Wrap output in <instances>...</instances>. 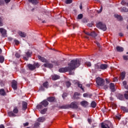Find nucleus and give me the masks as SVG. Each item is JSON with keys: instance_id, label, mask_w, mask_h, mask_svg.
Masks as SVG:
<instances>
[{"instance_id": "nucleus-1", "label": "nucleus", "mask_w": 128, "mask_h": 128, "mask_svg": "<svg viewBox=\"0 0 128 128\" xmlns=\"http://www.w3.org/2000/svg\"><path fill=\"white\" fill-rule=\"evenodd\" d=\"M68 65V66L59 68L58 72H69L70 74H73L74 72L72 70H75L76 68H78L80 66V60L78 59L72 60Z\"/></svg>"}, {"instance_id": "nucleus-2", "label": "nucleus", "mask_w": 128, "mask_h": 128, "mask_svg": "<svg viewBox=\"0 0 128 128\" xmlns=\"http://www.w3.org/2000/svg\"><path fill=\"white\" fill-rule=\"evenodd\" d=\"M48 106V102L46 100H44L41 102H40V104L37 105L36 108L38 110H42V108H46Z\"/></svg>"}, {"instance_id": "nucleus-3", "label": "nucleus", "mask_w": 128, "mask_h": 128, "mask_svg": "<svg viewBox=\"0 0 128 128\" xmlns=\"http://www.w3.org/2000/svg\"><path fill=\"white\" fill-rule=\"evenodd\" d=\"M32 52L30 50H28L25 52V54L23 55L24 60H28V58L32 56Z\"/></svg>"}, {"instance_id": "nucleus-4", "label": "nucleus", "mask_w": 128, "mask_h": 128, "mask_svg": "<svg viewBox=\"0 0 128 128\" xmlns=\"http://www.w3.org/2000/svg\"><path fill=\"white\" fill-rule=\"evenodd\" d=\"M96 82L98 86H104V80L101 78H97Z\"/></svg>"}, {"instance_id": "nucleus-5", "label": "nucleus", "mask_w": 128, "mask_h": 128, "mask_svg": "<svg viewBox=\"0 0 128 128\" xmlns=\"http://www.w3.org/2000/svg\"><path fill=\"white\" fill-rule=\"evenodd\" d=\"M96 28L102 30H106V24H102V22H100L96 24Z\"/></svg>"}, {"instance_id": "nucleus-6", "label": "nucleus", "mask_w": 128, "mask_h": 128, "mask_svg": "<svg viewBox=\"0 0 128 128\" xmlns=\"http://www.w3.org/2000/svg\"><path fill=\"white\" fill-rule=\"evenodd\" d=\"M78 104L76 102H73L69 104V108H73L74 110H78Z\"/></svg>"}, {"instance_id": "nucleus-7", "label": "nucleus", "mask_w": 128, "mask_h": 128, "mask_svg": "<svg viewBox=\"0 0 128 128\" xmlns=\"http://www.w3.org/2000/svg\"><path fill=\"white\" fill-rule=\"evenodd\" d=\"M12 88H13V90H18V82L16 80H12Z\"/></svg>"}, {"instance_id": "nucleus-8", "label": "nucleus", "mask_w": 128, "mask_h": 128, "mask_svg": "<svg viewBox=\"0 0 128 128\" xmlns=\"http://www.w3.org/2000/svg\"><path fill=\"white\" fill-rule=\"evenodd\" d=\"M101 128H114V126H112V124H110V125L102 123L101 124Z\"/></svg>"}, {"instance_id": "nucleus-9", "label": "nucleus", "mask_w": 128, "mask_h": 128, "mask_svg": "<svg viewBox=\"0 0 128 128\" xmlns=\"http://www.w3.org/2000/svg\"><path fill=\"white\" fill-rule=\"evenodd\" d=\"M0 32L2 34V36L4 38L6 36V30L4 28H0Z\"/></svg>"}, {"instance_id": "nucleus-10", "label": "nucleus", "mask_w": 128, "mask_h": 128, "mask_svg": "<svg viewBox=\"0 0 128 128\" xmlns=\"http://www.w3.org/2000/svg\"><path fill=\"white\" fill-rule=\"evenodd\" d=\"M80 104H81L83 108H86L88 106V102L86 100H83L80 102Z\"/></svg>"}, {"instance_id": "nucleus-11", "label": "nucleus", "mask_w": 128, "mask_h": 128, "mask_svg": "<svg viewBox=\"0 0 128 128\" xmlns=\"http://www.w3.org/2000/svg\"><path fill=\"white\" fill-rule=\"evenodd\" d=\"M80 94L78 93V92H75L74 96H73V98L74 100H80Z\"/></svg>"}, {"instance_id": "nucleus-12", "label": "nucleus", "mask_w": 128, "mask_h": 128, "mask_svg": "<svg viewBox=\"0 0 128 128\" xmlns=\"http://www.w3.org/2000/svg\"><path fill=\"white\" fill-rule=\"evenodd\" d=\"M44 68H54V65L50 63H46L44 64Z\"/></svg>"}, {"instance_id": "nucleus-13", "label": "nucleus", "mask_w": 128, "mask_h": 128, "mask_svg": "<svg viewBox=\"0 0 128 128\" xmlns=\"http://www.w3.org/2000/svg\"><path fill=\"white\" fill-rule=\"evenodd\" d=\"M95 70H97L98 72H101L102 70H100V63H98L97 64H96L94 65Z\"/></svg>"}, {"instance_id": "nucleus-14", "label": "nucleus", "mask_w": 128, "mask_h": 128, "mask_svg": "<svg viewBox=\"0 0 128 128\" xmlns=\"http://www.w3.org/2000/svg\"><path fill=\"white\" fill-rule=\"evenodd\" d=\"M48 102H54V100H56V97L54 96H50L47 98Z\"/></svg>"}, {"instance_id": "nucleus-15", "label": "nucleus", "mask_w": 128, "mask_h": 128, "mask_svg": "<svg viewBox=\"0 0 128 128\" xmlns=\"http://www.w3.org/2000/svg\"><path fill=\"white\" fill-rule=\"evenodd\" d=\"M22 108L23 110H26L28 108V103L25 102H22Z\"/></svg>"}, {"instance_id": "nucleus-16", "label": "nucleus", "mask_w": 128, "mask_h": 128, "mask_svg": "<svg viewBox=\"0 0 128 128\" xmlns=\"http://www.w3.org/2000/svg\"><path fill=\"white\" fill-rule=\"evenodd\" d=\"M108 68V64H100V70H106Z\"/></svg>"}, {"instance_id": "nucleus-17", "label": "nucleus", "mask_w": 128, "mask_h": 128, "mask_svg": "<svg viewBox=\"0 0 128 128\" xmlns=\"http://www.w3.org/2000/svg\"><path fill=\"white\" fill-rule=\"evenodd\" d=\"M28 66L30 70H36V66L34 64H28Z\"/></svg>"}, {"instance_id": "nucleus-18", "label": "nucleus", "mask_w": 128, "mask_h": 128, "mask_svg": "<svg viewBox=\"0 0 128 128\" xmlns=\"http://www.w3.org/2000/svg\"><path fill=\"white\" fill-rule=\"evenodd\" d=\"M0 96H6V90H4V89H0Z\"/></svg>"}, {"instance_id": "nucleus-19", "label": "nucleus", "mask_w": 128, "mask_h": 128, "mask_svg": "<svg viewBox=\"0 0 128 128\" xmlns=\"http://www.w3.org/2000/svg\"><path fill=\"white\" fill-rule=\"evenodd\" d=\"M60 108L61 110H68L70 108V104L62 105L60 106Z\"/></svg>"}, {"instance_id": "nucleus-20", "label": "nucleus", "mask_w": 128, "mask_h": 128, "mask_svg": "<svg viewBox=\"0 0 128 128\" xmlns=\"http://www.w3.org/2000/svg\"><path fill=\"white\" fill-rule=\"evenodd\" d=\"M110 88L112 92H116V88H114V83L110 84Z\"/></svg>"}, {"instance_id": "nucleus-21", "label": "nucleus", "mask_w": 128, "mask_h": 128, "mask_svg": "<svg viewBox=\"0 0 128 128\" xmlns=\"http://www.w3.org/2000/svg\"><path fill=\"white\" fill-rule=\"evenodd\" d=\"M28 2L34 5H36L38 4V0H28Z\"/></svg>"}, {"instance_id": "nucleus-22", "label": "nucleus", "mask_w": 128, "mask_h": 128, "mask_svg": "<svg viewBox=\"0 0 128 128\" xmlns=\"http://www.w3.org/2000/svg\"><path fill=\"white\" fill-rule=\"evenodd\" d=\"M18 34H19L20 36H21V38H26V34L20 31L18 32Z\"/></svg>"}, {"instance_id": "nucleus-23", "label": "nucleus", "mask_w": 128, "mask_h": 128, "mask_svg": "<svg viewBox=\"0 0 128 128\" xmlns=\"http://www.w3.org/2000/svg\"><path fill=\"white\" fill-rule=\"evenodd\" d=\"M90 36H92L94 40H96V36H98V34L94 32H90Z\"/></svg>"}, {"instance_id": "nucleus-24", "label": "nucleus", "mask_w": 128, "mask_h": 128, "mask_svg": "<svg viewBox=\"0 0 128 128\" xmlns=\"http://www.w3.org/2000/svg\"><path fill=\"white\" fill-rule=\"evenodd\" d=\"M116 96L120 100H124V95L122 94H116Z\"/></svg>"}, {"instance_id": "nucleus-25", "label": "nucleus", "mask_w": 128, "mask_h": 128, "mask_svg": "<svg viewBox=\"0 0 128 128\" xmlns=\"http://www.w3.org/2000/svg\"><path fill=\"white\" fill-rule=\"evenodd\" d=\"M116 50L118 52H124V48L120 47V46H118L116 48Z\"/></svg>"}, {"instance_id": "nucleus-26", "label": "nucleus", "mask_w": 128, "mask_h": 128, "mask_svg": "<svg viewBox=\"0 0 128 128\" xmlns=\"http://www.w3.org/2000/svg\"><path fill=\"white\" fill-rule=\"evenodd\" d=\"M84 98H92V94H90L88 93H84L83 94Z\"/></svg>"}, {"instance_id": "nucleus-27", "label": "nucleus", "mask_w": 128, "mask_h": 128, "mask_svg": "<svg viewBox=\"0 0 128 128\" xmlns=\"http://www.w3.org/2000/svg\"><path fill=\"white\" fill-rule=\"evenodd\" d=\"M121 12H128V8L126 7H122L120 9Z\"/></svg>"}, {"instance_id": "nucleus-28", "label": "nucleus", "mask_w": 128, "mask_h": 128, "mask_svg": "<svg viewBox=\"0 0 128 128\" xmlns=\"http://www.w3.org/2000/svg\"><path fill=\"white\" fill-rule=\"evenodd\" d=\"M37 120L40 122H44L46 120V118H44V117L39 118H38Z\"/></svg>"}, {"instance_id": "nucleus-29", "label": "nucleus", "mask_w": 128, "mask_h": 128, "mask_svg": "<svg viewBox=\"0 0 128 128\" xmlns=\"http://www.w3.org/2000/svg\"><path fill=\"white\" fill-rule=\"evenodd\" d=\"M120 108L124 112H128V108H126V106H122L120 107Z\"/></svg>"}, {"instance_id": "nucleus-30", "label": "nucleus", "mask_w": 128, "mask_h": 128, "mask_svg": "<svg viewBox=\"0 0 128 128\" xmlns=\"http://www.w3.org/2000/svg\"><path fill=\"white\" fill-rule=\"evenodd\" d=\"M120 78L122 80H124V78H126V72H123L121 73Z\"/></svg>"}, {"instance_id": "nucleus-31", "label": "nucleus", "mask_w": 128, "mask_h": 128, "mask_svg": "<svg viewBox=\"0 0 128 128\" xmlns=\"http://www.w3.org/2000/svg\"><path fill=\"white\" fill-rule=\"evenodd\" d=\"M38 58L40 60H42V62H46V60L44 58H42L40 56H38Z\"/></svg>"}, {"instance_id": "nucleus-32", "label": "nucleus", "mask_w": 128, "mask_h": 128, "mask_svg": "<svg viewBox=\"0 0 128 128\" xmlns=\"http://www.w3.org/2000/svg\"><path fill=\"white\" fill-rule=\"evenodd\" d=\"M60 79V76L58 75H54L52 76V80H56Z\"/></svg>"}, {"instance_id": "nucleus-33", "label": "nucleus", "mask_w": 128, "mask_h": 128, "mask_svg": "<svg viewBox=\"0 0 128 128\" xmlns=\"http://www.w3.org/2000/svg\"><path fill=\"white\" fill-rule=\"evenodd\" d=\"M44 88H48V82H44L42 84Z\"/></svg>"}, {"instance_id": "nucleus-34", "label": "nucleus", "mask_w": 128, "mask_h": 128, "mask_svg": "<svg viewBox=\"0 0 128 128\" xmlns=\"http://www.w3.org/2000/svg\"><path fill=\"white\" fill-rule=\"evenodd\" d=\"M90 106H92V108H96V102L93 101L92 102Z\"/></svg>"}, {"instance_id": "nucleus-35", "label": "nucleus", "mask_w": 128, "mask_h": 128, "mask_svg": "<svg viewBox=\"0 0 128 128\" xmlns=\"http://www.w3.org/2000/svg\"><path fill=\"white\" fill-rule=\"evenodd\" d=\"M115 18H118V20H122V17L120 15H114Z\"/></svg>"}, {"instance_id": "nucleus-36", "label": "nucleus", "mask_w": 128, "mask_h": 128, "mask_svg": "<svg viewBox=\"0 0 128 128\" xmlns=\"http://www.w3.org/2000/svg\"><path fill=\"white\" fill-rule=\"evenodd\" d=\"M46 112H48V108H45L41 110L40 114H46Z\"/></svg>"}, {"instance_id": "nucleus-37", "label": "nucleus", "mask_w": 128, "mask_h": 128, "mask_svg": "<svg viewBox=\"0 0 128 128\" xmlns=\"http://www.w3.org/2000/svg\"><path fill=\"white\" fill-rule=\"evenodd\" d=\"M8 115L9 116H16L14 113V112L12 111L8 112Z\"/></svg>"}, {"instance_id": "nucleus-38", "label": "nucleus", "mask_w": 128, "mask_h": 128, "mask_svg": "<svg viewBox=\"0 0 128 128\" xmlns=\"http://www.w3.org/2000/svg\"><path fill=\"white\" fill-rule=\"evenodd\" d=\"M66 88H70V86H72V83H70V81H67L66 82Z\"/></svg>"}, {"instance_id": "nucleus-39", "label": "nucleus", "mask_w": 128, "mask_h": 128, "mask_svg": "<svg viewBox=\"0 0 128 128\" xmlns=\"http://www.w3.org/2000/svg\"><path fill=\"white\" fill-rule=\"evenodd\" d=\"M4 62V57L2 56H0V64H2Z\"/></svg>"}, {"instance_id": "nucleus-40", "label": "nucleus", "mask_w": 128, "mask_h": 128, "mask_svg": "<svg viewBox=\"0 0 128 128\" xmlns=\"http://www.w3.org/2000/svg\"><path fill=\"white\" fill-rule=\"evenodd\" d=\"M78 88H81L83 92H84V88H82V84L80 83H78Z\"/></svg>"}, {"instance_id": "nucleus-41", "label": "nucleus", "mask_w": 128, "mask_h": 128, "mask_svg": "<svg viewBox=\"0 0 128 128\" xmlns=\"http://www.w3.org/2000/svg\"><path fill=\"white\" fill-rule=\"evenodd\" d=\"M13 112L14 114H18V108L15 107L13 110Z\"/></svg>"}, {"instance_id": "nucleus-42", "label": "nucleus", "mask_w": 128, "mask_h": 128, "mask_svg": "<svg viewBox=\"0 0 128 128\" xmlns=\"http://www.w3.org/2000/svg\"><path fill=\"white\" fill-rule=\"evenodd\" d=\"M40 126V122H36L34 124V128H38Z\"/></svg>"}, {"instance_id": "nucleus-43", "label": "nucleus", "mask_w": 128, "mask_h": 128, "mask_svg": "<svg viewBox=\"0 0 128 128\" xmlns=\"http://www.w3.org/2000/svg\"><path fill=\"white\" fill-rule=\"evenodd\" d=\"M3 20L2 18L0 17V26H4Z\"/></svg>"}, {"instance_id": "nucleus-44", "label": "nucleus", "mask_w": 128, "mask_h": 128, "mask_svg": "<svg viewBox=\"0 0 128 128\" xmlns=\"http://www.w3.org/2000/svg\"><path fill=\"white\" fill-rule=\"evenodd\" d=\"M112 106V108L113 109V110H116V104H112V106Z\"/></svg>"}, {"instance_id": "nucleus-45", "label": "nucleus", "mask_w": 128, "mask_h": 128, "mask_svg": "<svg viewBox=\"0 0 128 128\" xmlns=\"http://www.w3.org/2000/svg\"><path fill=\"white\" fill-rule=\"evenodd\" d=\"M84 16V15L82 14H80L78 16V20H82Z\"/></svg>"}, {"instance_id": "nucleus-46", "label": "nucleus", "mask_w": 128, "mask_h": 128, "mask_svg": "<svg viewBox=\"0 0 128 128\" xmlns=\"http://www.w3.org/2000/svg\"><path fill=\"white\" fill-rule=\"evenodd\" d=\"M15 56L17 58H20V54H18V52H16V54H15Z\"/></svg>"}, {"instance_id": "nucleus-47", "label": "nucleus", "mask_w": 128, "mask_h": 128, "mask_svg": "<svg viewBox=\"0 0 128 128\" xmlns=\"http://www.w3.org/2000/svg\"><path fill=\"white\" fill-rule=\"evenodd\" d=\"M72 0H66V4H72Z\"/></svg>"}, {"instance_id": "nucleus-48", "label": "nucleus", "mask_w": 128, "mask_h": 128, "mask_svg": "<svg viewBox=\"0 0 128 128\" xmlns=\"http://www.w3.org/2000/svg\"><path fill=\"white\" fill-rule=\"evenodd\" d=\"M66 96H68V94L66 93H64L62 95V97L64 98H64H66Z\"/></svg>"}, {"instance_id": "nucleus-49", "label": "nucleus", "mask_w": 128, "mask_h": 128, "mask_svg": "<svg viewBox=\"0 0 128 128\" xmlns=\"http://www.w3.org/2000/svg\"><path fill=\"white\" fill-rule=\"evenodd\" d=\"M123 58L124 60H128V56H126V55L123 56Z\"/></svg>"}, {"instance_id": "nucleus-50", "label": "nucleus", "mask_w": 128, "mask_h": 128, "mask_svg": "<svg viewBox=\"0 0 128 128\" xmlns=\"http://www.w3.org/2000/svg\"><path fill=\"white\" fill-rule=\"evenodd\" d=\"M86 66H92V63L90 62H86Z\"/></svg>"}, {"instance_id": "nucleus-51", "label": "nucleus", "mask_w": 128, "mask_h": 128, "mask_svg": "<svg viewBox=\"0 0 128 128\" xmlns=\"http://www.w3.org/2000/svg\"><path fill=\"white\" fill-rule=\"evenodd\" d=\"M14 42L16 44H20V41L18 40H17L16 39L14 40Z\"/></svg>"}, {"instance_id": "nucleus-52", "label": "nucleus", "mask_w": 128, "mask_h": 128, "mask_svg": "<svg viewBox=\"0 0 128 128\" xmlns=\"http://www.w3.org/2000/svg\"><path fill=\"white\" fill-rule=\"evenodd\" d=\"M124 97L126 98V100H128V92H125L124 94Z\"/></svg>"}, {"instance_id": "nucleus-53", "label": "nucleus", "mask_w": 128, "mask_h": 128, "mask_svg": "<svg viewBox=\"0 0 128 128\" xmlns=\"http://www.w3.org/2000/svg\"><path fill=\"white\" fill-rule=\"evenodd\" d=\"M4 0H0V6H4Z\"/></svg>"}, {"instance_id": "nucleus-54", "label": "nucleus", "mask_w": 128, "mask_h": 128, "mask_svg": "<svg viewBox=\"0 0 128 128\" xmlns=\"http://www.w3.org/2000/svg\"><path fill=\"white\" fill-rule=\"evenodd\" d=\"M34 66L36 67V68H40V64H38V63H35V64H34Z\"/></svg>"}, {"instance_id": "nucleus-55", "label": "nucleus", "mask_w": 128, "mask_h": 128, "mask_svg": "<svg viewBox=\"0 0 128 128\" xmlns=\"http://www.w3.org/2000/svg\"><path fill=\"white\" fill-rule=\"evenodd\" d=\"M126 1L124 0H122V2H121V4H122V6H124V4H126Z\"/></svg>"}, {"instance_id": "nucleus-56", "label": "nucleus", "mask_w": 128, "mask_h": 128, "mask_svg": "<svg viewBox=\"0 0 128 128\" xmlns=\"http://www.w3.org/2000/svg\"><path fill=\"white\" fill-rule=\"evenodd\" d=\"M28 124H30L28 123V122H26V123H24V124H23L24 126H28Z\"/></svg>"}, {"instance_id": "nucleus-57", "label": "nucleus", "mask_w": 128, "mask_h": 128, "mask_svg": "<svg viewBox=\"0 0 128 128\" xmlns=\"http://www.w3.org/2000/svg\"><path fill=\"white\" fill-rule=\"evenodd\" d=\"M40 90H42V91L44 92V86H42L40 88Z\"/></svg>"}, {"instance_id": "nucleus-58", "label": "nucleus", "mask_w": 128, "mask_h": 128, "mask_svg": "<svg viewBox=\"0 0 128 128\" xmlns=\"http://www.w3.org/2000/svg\"><path fill=\"white\" fill-rule=\"evenodd\" d=\"M95 44H96L98 46V48H100V43L98 42V41H96Z\"/></svg>"}, {"instance_id": "nucleus-59", "label": "nucleus", "mask_w": 128, "mask_h": 128, "mask_svg": "<svg viewBox=\"0 0 128 128\" xmlns=\"http://www.w3.org/2000/svg\"><path fill=\"white\" fill-rule=\"evenodd\" d=\"M108 84H106L104 86V90H108Z\"/></svg>"}, {"instance_id": "nucleus-60", "label": "nucleus", "mask_w": 128, "mask_h": 128, "mask_svg": "<svg viewBox=\"0 0 128 128\" xmlns=\"http://www.w3.org/2000/svg\"><path fill=\"white\" fill-rule=\"evenodd\" d=\"M88 26H89V28H92V24H88Z\"/></svg>"}, {"instance_id": "nucleus-61", "label": "nucleus", "mask_w": 128, "mask_h": 128, "mask_svg": "<svg viewBox=\"0 0 128 128\" xmlns=\"http://www.w3.org/2000/svg\"><path fill=\"white\" fill-rule=\"evenodd\" d=\"M85 34H86L87 36H90V33L89 32H84Z\"/></svg>"}, {"instance_id": "nucleus-62", "label": "nucleus", "mask_w": 128, "mask_h": 128, "mask_svg": "<svg viewBox=\"0 0 128 128\" xmlns=\"http://www.w3.org/2000/svg\"><path fill=\"white\" fill-rule=\"evenodd\" d=\"M122 84L124 87L126 86V81H124Z\"/></svg>"}, {"instance_id": "nucleus-63", "label": "nucleus", "mask_w": 128, "mask_h": 128, "mask_svg": "<svg viewBox=\"0 0 128 128\" xmlns=\"http://www.w3.org/2000/svg\"><path fill=\"white\" fill-rule=\"evenodd\" d=\"M96 42V40H100V36H96V39H95Z\"/></svg>"}, {"instance_id": "nucleus-64", "label": "nucleus", "mask_w": 128, "mask_h": 128, "mask_svg": "<svg viewBox=\"0 0 128 128\" xmlns=\"http://www.w3.org/2000/svg\"><path fill=\"white\" fill-rule=\"evenodd\" d=\"M4 2H5L6 4H8L10 2V0H4Z\"/></svg>"}]
</instances>
